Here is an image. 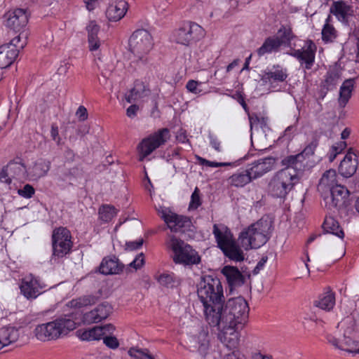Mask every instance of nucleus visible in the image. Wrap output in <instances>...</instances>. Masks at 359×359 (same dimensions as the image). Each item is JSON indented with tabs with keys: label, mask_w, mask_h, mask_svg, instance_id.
I'll use <instances>...</instances> for the list:
<instances>
[{
	"label": "nucleus",
	"mask_w": 359,
	"mask_h": 359,
	"mask_svg": "<svg viewBox=\"0 0 359 359\" xmlns=\"http://www.w3.org/2000/svg\"><path fill=\"white\" fill-rule=\"evenodd\" d=\"M80 324L81 313L76 311L53 321L37 325L34 333L38 339L45 341L66 335Z\"/></svg>",
	"instance_id": "1"
},
{
	"label": "nucleus",
	"mask_w": 359,
	"mask_h": 359,
	"mask_svg": "<svg viewBox=\"0 0 359 359\" xmlns=\"http://www.w3.org/2000/svg\"><path fill=\"white\" fill-rule=\"evenodd\" d=\"M272 231V221L268 217H262L240 233L238 241L245 250L259 248L269 240Z\"/></svg>",
	"instance_id": "2"
},
{
	"label": "nucleus",
	"mask_w": 359,
	"mask_h": 359,
	"mask_svg": "<svg viewBox=\"0 0 359 359\" xmlns=\"http://www.w3.org/2000/svg\"><path fill=\"white\" fill-rule=\"evenodd\" d=\"M96 302L95 296L85 295L71 300L68 305L74 309L73 311H79L81 313V323H97L107 318L112 313L113 308L109 303L104 302L85 313L80 311L81 308L94 304Z\"/></svg>",
	"instance_id": "3"
},
{
	"label": "nucleus",
	"mask_w": 359,
	"mask_h": 359,
	"mask_svg": "<svg viewBox=\"0 0 359 359\" xmlns=\"http://www.w3.org/2000/svg\"><path fill=\"white\" fill-rule=\"evenodd\" d=\"M212 233L217 247L222 251L225 257L236 262L244 260L243 251L237 243L231 231L227 226L224 224H214Z\"/></svg>",
	"instance_id": "4"
},
{
	"label": "nucleus",
	"mask_w": 359,
	"mask_h": 359,
	"mask_svg": "<svg viewBox=\"0 0 359 359\" xmlns=\"http://www.w3.org/2000/svg\"><path fill=\"white\" fill-rule=\"evenodd\" d=\"M167 246L172 251V260L177 264L189 266L201 262L198 252L191 245L173 235L168 236Z\"/></svg>",
	"instance_id": "5"
},
{
	"label": "nucleus",
	"mask_w": 359,
	"mask_h": 359,
	"mask_svg": "<svg viewBox=\"0 0 359 359\" xmlns=\"http://www.w3.org/2000/svg\"><path fill=\"white\" fill-rule=\"evenodd\" d=\"M298 182L297 174H292L287 170H280L273 176L268 184L269 195L284 201Z\"/></svg>",
	"instance_id": "6"
},
{
	"label": "nucleus",
	"mask_w": 359,
	"mask_h": 359,
	"mask_svg": "<svg viewBox=\"0 0 359 359\" xmlns=\"http://www.w3.org/2000/svg\"><path fill=\"white\" fill-rule=\"evenodd\" d=\"M249 307L242 297L229 299L223 310L222 323L243 327L248 318Z\"/></svg>",
	"instance_id": "7"
},
{
	"label": "nucleus",
	"mask_w": 359,
	"mask_h": 359,
	"mask_svg": "<svg viewBox=\"0 0 359 359\" xmlns=\"http://www.w3.org/2000/svg\"><path fill=\"white\" fill-rule=\"evenodd\" d=\"M197 294L202 304H212L224 301L223 287L220 280L212 276L201 277L197 285Z\"/></svg>",
	"instance_id": "8"
},
{
	"label": "nucleus",
	"mask_w": 359,
	"mask_h": 359,
	"mask_svg": "<svg viewBox=\"0 0 359 359\" xmlns=\"http://www.w3.org/2000/svg\"><path fill=\"white\" fill-rule=\"evenodd\" d=\"M204 36L205 31L201 26L194 22L184 21L172 32L171 37L177 43L189 46Z\"/></svg>",
	"instance_id": "9"
},
{
	"label": "nucleus",
	"mask_w": 359,
	"mask_h": 359,
	"mask_svg": "<svg viewBox=\"0 0 359 359\" xmlns=\"http://www.w3.org/2000/svg\"><path fill=\"white\" fill-rule=\"evenodd\" d=\"M51 241L53 250L51 260L56 262L70 253L73 242L71 233L66 227L60 226L53 229Z\"/></svg>",
	"instance_id": "10"
},
{
	"label": "nucleus",
	"mask_w": 359,
	"mask_h": 359,
	"mask_svg": "<svg viewBox=\"0 0 359 359\" xmlns=\"http://www.w3.org/2000/svg\"><path fill=\"white\" fill-rule=\"evenodd\" d=\"M27 45V34L13 37L9 43L0 46V69L10 67L15 60L20 51Z\"/></svg>",
	"instance_id": "11"
},
{
	"label": "nucleus",
	"mask_w": 359,
	"mask_h": 359,
	"mask_svg": "<svg viewBox=\"0 0 359 359\" xmlns=\"http://www.w3.org/2000/svg\"><path fill=\"white\" fill-rule=\"evenodd\" d=\"M170 130L163 128L144 138L137 147L139 160L142 161L156 149L164 145L170 140Z\"/></svg>",
	"instance_id": "12"
},
{
	"label": "nucleus",
	"mask_w": 359,
	"mask_h": 359,
	"mask_svg": "<svg viewBox=\"0 0 359 359\" xmlns=\"http://www.w3.org/2000/svg\"><path fill=\"white\" fill-rule=\"evenodd\" d=\"M130 51L140 60L151 50L153 40L150 33L144 29L135 31L129 39Z\"/></svg>",
	"instance_id": "13"
},
{
	"label": "nucleus",
	"mask_w": 359,
	"mask_h": 359,
	"mask_svg": "<svg viewBox=\"0 0 359 359\" xmlns=\"http://www.w3.org/2000/svg\"><path fill=\"white\" fill-rule=\"evenodd\" d=\"M46 287L41 278L32 273L24 276L19 284L20 294L29 301L36 299L46 291Z\"/></svg>",
	"instance_id": "14"
},
{
	"label": "nucleus",
	"mask_w": 359,
	"mask_h": 359,
	"mask_svg": "<svg viewBox=\"0 0 359 359\" xmlns=\"http://www.w3.org/2000/svg\"><path fill=\"white\" fill-rule=\"evenodd\" d=\"M5 18L6 19V26L15 32H18V36H20L22 32H25L27 41L29 34L26 29L29 18L28 11L23 8L11 10L5 14Z\"/></svg>",
	"instance_id": "15"
},
{
	"label": "nucleus",
	"mask_w": 359,
	"mask_h": 359,
	"mask_svg": "<svg viewBox=\"0 0 359 359\" xmlns=\"http://www.w3.org/2000/svg\"><path fill=\"white\" fill-rule=\"evenodd\" d=\"M159 215L167 224L168 228L172 232L184 233L189 230L192 226L190 218L179 215L167 209H162L159 211Z\"/></svg>",
	"instance_id": "16"
},
{
	"label": "nucleus",
	"mask_w": 359,
	"mask_h": 359,
	"mask_svg": "<svg viewBox=\"0 0 359 359\" xmlns=\"http://www.w3.org/2000/svg\"><path fill=\"white\" fill-rule=\"evenodd\" d=\"M159 215L167 224L168 228L172 232L184 233L189 230L192 226L190 218L179 215L167 209H162L159 211Z\"/></svg>",
	"instance_id": "17"
},
{
	"label": "nucleus",
	"mask_w": 359,
	"mask_h": 359,
	"mask_svg": "<svg viewBox=\"0 0 359 359\" xmlns=\"http://www.w3.org/2000/svg\"><path fill=\"white\" fill-rule=\"evenodd\" d=\"M243 327L234 326V324L222 323L219 328L218 339L229 350L238 348L240 341V330Z\"/></svg>",
	"instance_id": "18"
},
{
	"label": "nucleus",
	"mask_w": 359,
	"mask_h": 359,
	"mask_svg": "<svg viewBox=\"0 0 359 359\" xmlns=\"http://www.w3.org/2000/svg\"><path fill=\"white\" fill-rule=\"evenodd\" d=\"M316 46L311 40L306 42V46L301 49H294L289 54L296 58L305 70L312 68L315 62Z\"/></svg>",
	"instance_id": "19"
},
{
	"label": "nucleus",
	"mask_w": 359,
	"mask_h": 359,
	"mask_svg": "<svg viewBox=\"0 0 359 359\" xmlns=\"http://www.w3.org/2000/svg\"><path fill=\"white\" fill-rule=\"evenodd\" d=\"M329 190L330 197L325 198V201L330 209L334 208L339 210L348 205V198L350 192L345 187L336 184Z\"/></svg>",
	"instance_id": "20"
},
{
	"label": "nucleus",
	"mask_w": 359,
	"mask_h": 359,
	"mask_svg": "<svg viewBox=\"0 0 359 359\" xmlns=\"http://www.w3.org/2000/svg\"><path fill=\"white\" fill-rule=\"evenodd\" d=\"M224 302H217L212 304H203L205 320L211 327L222 325Z\"/></svg>",
	"instance_id": "21"
},
{
	"label": "nucleus",
	"mask_w": 359,
	"mask_h": 359,
	"mask_svg": "<svg viewBox=\"0 0 359 359\" xmlns=\"http://www.w3.org/2000/svg\"><path fill=\"white\" fill-rule=\"evenodd\" d=\"M276 160L273 157H266L259 158L248 164L245 168L247 169L252 180H256L271 171L275 164Z\"/></svg>",
	"instance_id": "22"
},
{
	"label": "nucleus",
	"mask_w": 359,
	"mask_h": 359,
	"mask_svg": "<svg viewBox=\"0 0 359 359\" xmlns=\"http://www.w3.org/2000/svg\"><path fill=\"white\" fill-rule=\"evenodd\" d=\"M330 12L345 25L348 24L349 18L354 15L353 6L341 0L333 1Z\"/></svg>",
	"instance_id": "23"
},
{
	"label": "nucleus",
	"mask_w": 359,
	"mask_h": 359,
	"mask_svg": "<svg viewBox=\"0 0 359 359\" xmlns=\"http://www.w3.org/2000/svg\"><path fill=\"white\" fill-rule=\"evenodd\" d=\"M288 76L287 69L280 65H273L267 69L262 76V80L265 83H269L271 87H275L274 84L284 82Z\"/></svg>",
	"instance_id": "24"
},
{
	"label": "nucleus",
	"mask_w": 359,
	"mask_h": 359,
	"mask_svg": "<svg viewBox=\"0 0 359 359\" xmlns=\"http://www.w3.org/2000/svg\"><path fill=\"white\" fill-rule=\"evenodd\" d=\"M222 273L226 278L231 290L242 286L245 282V276L236 266H224L222 269Z\"/></svg>",
	"instance_id": "25"
},
{
	"label": "nucleus",
	"mask_w": 359,
	"mask_h": 359,
	"mask_svg": "<svg viewBox=\"0 0 359 359\" xmlns=\"http://www.w3.org/2000/svg\"><path fill=\"white\" fill-rule=\"evenodd\" d=\"M125 266L115 256H107L102 259L100 266L99 272L104 275H113L121 273Z\"/></svg>",
	"instance_id": "26"
},
{
	"label": "nucleus",
	"mask_w": 359,
	"mask_h": 359,
	"mask_svg": "<svg viewBox=\"0 0 359 359\" xmlns=\"http://www.w3.org/2000/svg\"><path fill=\"white\" fill-rule=\"evenodd\" d=\"M358 164L357 156L353 149L350 148L340 163L339 172L344 177H350L355 172Z\"/></svg>",
	"instance_id": "27"
},
{
	"label": "nucleus",
	"mask_w": 359,
	"mask_h": 359,
	"mask_svg": "<svg viewBox=\"0 0 359 359\" xmlns=\"http://www.w3.org/2000/svg\"><path fill=\"white\" fill-rule=\"evenodd\" d=\"M50 168V162L43 158L36 161L27 168V180L36 181L46 176Z\"/></svg>",
	"instance_id": "28"
},
{
	"label": "nucleus",
	"mask_w": 359,
	"mask_h": 359,
	"mask_svg": "<svg viewBox=\"0 0 359 359\" xmlns=\"http://www.w3.org/2000/svg\"><path fill=\"white\" fill-rule=\"evenodd\" d=\"M128 9V4L125 0H117L110 4L106 11V17L109 21L117 22L121 20Z\"/></svg>",
	"instance_id": "29"
},
{
	"label": "nucleus",
	"mask_w": 359,
	"mask_h": 359,
	"mask_svg": "<svg viewBox=\"0 0 359 359\" xmlns=\"http://www.w3.org/2000/svg\"><path fill=\"white\" fill-rule=\"evenodd\" d=\"M340 75L337 70L327 72L325 79L321 82L318 93V99L323 100L330 90L334 89L339 82Z\"/></svg>",
	"instance_id": "30"
},
{
	"label": "nucleus",
	"mask_w": 359,
	"mask_h": 359,
	"mask_svg": "<svg viewBox=\"0 0 359 359\" xmlns=\"http://www.w3.org/2000/svg\"><path fill=\"white\" fill-rule=\"evenodd\" d=\"M281 165L285 168L283 170H287L288 172H291L293 170L294 173L297 174L303 172L306 166V163L304 162L302 158V154L290 155L281 161Z\"/></svg>",
	"instance_id": "31"
},
{
	"label": "nucleus",
	"mask_w": 359,
	"mask_h": 359,
	"mask_svg": "<svg viewBox=\"0 0 359 359\" xmlns=\"http://www.w3.org/2000/svg\"><path fill=\"white\" fill-rule=\"evenodd\" d=\"M7 170L12 179L18 180L27 179V168L20 157H16L7 164Z\"/></svg>",
	"instance_id": "32"
},
{
	"label": "nucleus",
	"mask_w": 359,
	"mask_h": 359,
	"mask_svg": "<svg viewBox=\"0 0 359 359\" xmlns=\"http://www.w3.org/2000/svg\"><path fill=\"white\" fill-rule=\"evenodd\" d=\"M250 176L246 168H241L229 177L228 183L234 187H243L252 181Z\"/></svg>",
	"instance_id": "33"
},
{
	"label": "nucleus",
	"mask_w": 359,
	"mask_h": 359,
	"mask_svg": "<svg viewBox=\"0 0 359 359\" xmlns=\"http://www.w3.org/2000/svg\"><path fill=\"white\" fill-rule=\"evenodd\" d=\"M278 41L279 46L290 47L291 41L295 38L292 28L290 26L282 25L278 30L276 35L273 36Z\"/></svg>",
	"instance_id": "34"
},
{
	"label": "nucleus",
	"mask_w": 359,
	"mask_h": 359,
	"mask_svg": "<svg viewBox=\"0 0 359 359\" xmlns=\"http://www.w3.org/2000/svg\"><path fill=\"white\" fill-rule=\"evenodd\" d=\"M18 330L13 327L0 328V350L18 340Z\"/></svg>",
	"instance_id": "35"
},
{
	"label": "nucleus",
	"mask_w": 359,
	"mask_h": 359,
	"mask_svg": "<svg viewBox=\"0 0 359 359\" xmlns=\"http://www.w3.org/2000/svg\"><path fill=\"white\" fill-rule=\"evenodd\" d=\"M88 32V41L89 44V49L91 51L97 50L100 46V41L97 37V34L100 32V26L96 24L95 21H90L86 27Z\"/></svg>",
	"instance_id": "36"
},
{
	"label": "nucleus",
	"mask_w": 359,
	"mask_h": 359,
	"mask_svg": "<svg viewBox=\"0 0 359 359\" xmlns=\"http://www.w3.org/2000/svg\"><path fill=\"white\" fill-rule=\"evenodd\" d=\"M355 81L353 79H346L341 85L339 90V104L341 107H345L353 90Z\"/></svg>",
	"instance_id": "37"
},
{
	"label": "nucleus",
	"mask_w": 359,
	"mask_h": 359,
	"mask_svg": "<svg viewBox=\"0 0 359 359\" xmlns=\"http://www.w3.org/2000/svg\"><path fill=\"white\" fill-rule=\"evenodd\" d=\"M323 229L325 232L333 234L341 239H343L344 237L343 229L339 226V222L332 217H328L325 219Z\"/></svg>",
	"instance_id": "38"
},
{
	"label": "nucleus",
	"mask_w": 359,
	"mask_h": 359,
	"mask_svg": "<svg viewBox=\"0 0 359 359\" xmlns=\"http://www.w3.org/2000/svg\"><path fill=\"white\" fill-rule=\"evenodd\" d=\"M335 304V295L333 292H327L319 296L314 305L323 310L330 311Z\"/></svg>",
	"instance_id": "39"
},
{
	"label": "nucleus",
	"mask_w": 359,
	"mask_h": 359,
	"mask_svg": "<svg viewBox=\"0 0 359 359\" xmlns=\"http://www.w3.org/2000/svg\"><path fill=\"white\" fill-rule=\"evenodd\" d=\"M280 46L279 43L276 41L274 37H267L263 44L257 50V53L259 57L264 55L265 54H269L273 52H278Z\"/></svg>",
	"instance_id": "40"
},
{
	"label": "nucleus",
	"mask_w": 359,
	"mask_h": 359,
	"mask_svg": "<svg viewBox=\"0 0 359 359\" xmlns=\"http://www.w3.org/2000/svg\"><path fill=\"white\" fill-rule=\"evenodd\" d=\"M147 95L146 89L142 81H136L134 87L126 95L128 102L132 103Z\"/></svg>",
	"instance_id": "41"
},
{
	"label": "nucleus",
	"mask_w": 359,
	"mask_h": 359,
	"mask_svg": "<svg viewBox=\"0 0 359 359\" xmlns=\"http://www.w3.org/2000/svg\"><path fill=\"white\" fill-rule=\"evenodd\" d=\"M337 173L333 169L327 170L323 175L320 180L319 187L321 188H327L330 189L332 187H335L337 184Z\"/></svg>",
	"instance_id": "42"
},
{
	"label": "nucleus",
	"mask_w": 359,
	"mask_h": 359,
	"mask_svg": "<svg viewBox=\"0 0 359 359\" xmlns=\"http://www.w3.org/2000/svg\"><path fill=\"white\" fill-rule=\"evenodd\" d=\"M80 339L83 341L99 340L104 337L103 328L96 326L88 330H85L80 334Z\"/></svg>",
	"instance_id": "43"
},
{
	"label": "nucleus",
	"mask_w": 359,
	"mask_h": 359,
	"mask_svg": "<svg viewBox=\"0 0 359 359\" xmlns=\"http://www.w3.org/2000/svg\"><path fill=\"white\" fill-rule=\"evenodd\" d=\"M330 16L326 19V23L322 29V39L325 43L332 42L337 37V31L334 27L329 24Z\"/></svg>",
	"instance_id": "44"
},
{
	"label": "nucleus",
	"mask_w": 359,
	"mask_h": 359,
	"mask_svg": "<svg viewBox=\"0 0 359 359\" xmlns=\"http://www.w3.org/2000/svg\"><path fill=\"white\" fill-rule=\"evenodd\" d=\"M197 343L198 344V353L203 356L206 355L208 354L210 346L208 333L204 331L201 332L197 337Z\"/></svg>",
	"instance_id": "45"
},
{
	"label": "nucleus",
	"mask_w": 359,
	"mask_h": 359,
	"mask_svg": "<svg viewBox=\"0 0 359 359\" xmlns=\"http://www.w3.org/2000/svg\"><path fill=\"white\" fill-rule=\"evenodd\" d=\"M98 213L102 221L108 222L116 215L117 212L113 205H103L100 208Z\"/></svg>",
	"instance_id": "46"
},
{
	"label": "nucleus",
	"mask_w": 359,
	"mask_h": 359,
	"mask_svg": "<svg viewBox=\"0 0 359 359\" xmlns=\"http://www.w3.org/2000/svg\"><path fill=\"white\" fill-rule=\"evenodd\" d=\"M250 121V128L252 129L254 126H260L261 128H265L267 126L268 118L264 116H259L258 114L253 113L248 114Z\"/></svg>",
	"instance_id": "47"
},
{
	"label": "nucleus",
	"mask_w": 359,
	"mask_h": 359,
	"mask_svg": "<svg viewBox=\"0 0 359 359\" xmlns=\"http://www.w3.org/2000/svg\"><path fill=\"white\" fill-rule=\"evenodd\" d=\"M357 341H353L349 337H344V339L341 340L339 349L354 353L356 348Z\"/></svg>",
	"instance_id": "48"
},
{
	"label": "nucleus",
	"mask_w": 359,
	"mask_h": 359,
	"mask_svg": "<svg viewBox=\"0 0 359 359\" xmlns=\"http://www.w3.org/2000/svg\"><path fill=\"white\" fill-rule=\"evenodd\" d=\"M318 145V141L317 139H313L304 149V150L299 153V154H302V158L304 162H306V158H309L310 156L314 154V151Z\"/></svg>",
	"instance_id": "49"
},
{
	"label": "nucleus",
	"mask_w": 359,
	"mask_h": 359,
	"mask_svg": "<svg viewBox=\"0 0 359 359\" xmlns=\"http://www.w3.org/2000/svg\"><path fill=\"white\" fill-rule=\"evenodd\" d=\"M158 282L167 287H172L174 286V275L172 273H163L157 278Z\"/></svg>",
	"instance_id": "50"
},
{
	"label": "nucleus",
	"mask_w": 359,
	"mask_h": 359,
	"mask_svg": "<svg viewBox=\"0 0 359 359\" xmlns=\"http://www.w3.org/2000/svg\"><path fill=\"white\" fill-rule=\"evenodd\" d=\"M128 354L130 357L135 359H147L149 355V350L141 349L137 348H130L128 351Z\"/></svg>",
	"instance_id": "51"
},
{
	"label": "nucleus",
	"mask_w": 359,
	"mask_h": 359,
	"mask_svg": "<svg viewBox=\"0 0 359 359\" xmlns=\"http://www.w3.org/2000/svg\"><path fill=\"white\" fill-rule=\"evenodd\" d=\"M201 205L200 197V191L196 187L191 196V201L189 205V210H196Z\"/></svg>",
	"instance_id": "52"
},
{
	"label": "nucleus",
	"mask_w": 359,
	"mask_h": 359,
	"mask_svg": "<svg viewBox=\"0 0 359 359\" xmlns=\"http://www.w3.org/2000/svg\"><path fill=\"white\" fill-rule=\"evenodd\" d=\"M197 160L198 161L200 165L212 168L225 167L231 165L230 163H217L215 161H210L200 156H197Z\"/></svg>",
	"instance_id": "53"
},
{
	"label": "nucleus",
	"mask_w": 359,
	"mask_h": 359,
	"mask_svg": "<svg viewBox=\"0 0 359 359\" xmlns=\"http://www.w3.org/2000/svg\"><path fill=\"white\" fill-rule=\"evenodd\" d=\"M34 193V188L29 184H25L22 189L18 190V194L25 198H31Z\"/></svg>",
	"instance_id": "54"
},
{
	"label": "nucleus",
	"mask_w": 359,
	"mask_h": 359,
	"mask_svg": "<svg viewBox=\"0 0 359 359\" xmlns=\"http://www.w3.org/2000/svg\"><path fill=\"white\" fill-rule=\"evenodd\" d=\"M202 84L201 82L195 81V80H189L186 85L187 89L195 94H199L201 93L202 90L198 88L199 86Z\"/></svg>",
	"instance_id": "55"
},
{
	"label": "nucleus",
	"mask_w": 359,
	"mask_h": 359,
	"mask_svg": "<svg viewBox=\"0 0 359 359\" xmlns=\"http://www.w3.org/2000/svg\"><path fill=\"white\" fill-rule=\"evenodd\" d=\"M104 344L109 348L115 349L118 347L119 343L116 337L113 336H106L103 337Z\"/></svg>",
	"instance_id": "56"
},
{
	"label": "nucleus",
	"mask_w": 359,
	"mask_h": 359,
	"mask_svg": "<svg viewBox=\"0 0 359 359\" xmlns=\"http://www.w3.org/2000/svg\"><path fill=\"white\" fill-rule=\"evenodd\" d=\"M144 263V256L142 252L136 256L135 259L130 263L129 266L134 268L135 270L140 269Z\"/></svg>",
	"instance_id": "57"
},
{
	"label": "nucleus",
	"mask_w": 359,
	"mask_h": 359,
	"mask_svg": "<svg viewBox=\"0 0 359 359\" xmlns=\"http://www.w3.org/2000/svg\"><path fill=\"white\" fill-rule=\"evenodd\" d=\"M346 147V143L345 142H341L338 146H333L332 147V152L330 153L329 156V160L330 162H332L337 155L341 152V151Z\"/></svg>",
	"instance_id": "58"
},
{
	"label": "nucleus",
	"mask_w": 359,
	"mask_h": 359,
	"mask_svg": "<svg viewBox=\"0 0 359 359\" xmlns=\"http://www.w3.org/2000/svg\"><path fill=\"white\" fill-rule=\"evenodd\" d=\"M143 242H144V241L142 238H140V239H139L137 241H135L127 242L126 243V250H130V251L137 250L142 247V245H143Z\"/></svg>",
	"instance_id": "59"
},
{
	"label": "nucleus",
	"mask_w": 359,
	"mask_h": 359,
	"mask_svg": "<svg viewBox=\"0 0 359 359\" xmlns=\"http://www.w3.org/2000/svg\"><path fill=\"white\" fill-rule=\"evenodd\" d=\"M0 181L8 184L12 182V177L7 170V165L0 171Z\"/></svg>",
	"instance_id": "60"
},
{
	"label": "nucleus",
	"mask_w": 359,
	"mask_h": 359,
	"mask_svg": "<svg viewBox=\"0 0 359 359\" xmlns=\"http://www.w3.org/2000/svg\"><path fill=\"white\" fill-rule=\"evenodd\" d=\"M76 116L79 121H84L88 118V111L84 106H79L76 111Z\"/></svg>",
	"instance_id": "61"
},
{
	"label": "nucleus",
	"mask_w": 359,
	"mask_h": 359,
	"mask_svg": "<svg viewBox=\"0 0 359 359\" xmlns=\"http://www.w3.org/2000/svg\"><path fill=\"white\" fill-rule=\"evenodd\" d=\"M210 144L212 148L217 151L220 152L222 151L219 140L213 135H210Z\"/></svg>",
	"instance_id": "62"
},
{
	"label": "nucleus",
	"mask_w": 359,
	"mask_h": 359,
	"mask_svg": "<svg viewBox=\"0 0 359 359\" xmlns=\"http://www.w3.org/2000/svg\"><path fill=\"white\" fill-rule=\"evenodd\" d=\"M139 109V107L136 104L130 105L126 110V114L130 118H133L136 116Z\"/></svg>",
	"instance_id": "63"
},
{
	"label": "nucleus",
	"mask_w": 359,
	"mask_h": 359,
	"mask_svg": "<svg viewBox=\"0 0 359 359\" xmlns=\"http://www.w3.org/2000/svg\"><path fill=\"white\" fill-rule=\"evenodd\" d=\"M223 359H242L241 358V353L238 350H235V349H233V351L229 353H227L226 354Z\"/></svg>",
	"instance_id": "64"
}]
</instances>
